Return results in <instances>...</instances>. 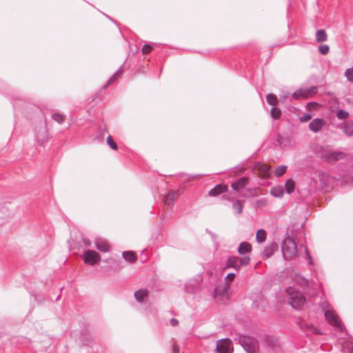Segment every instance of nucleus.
<instances>
[{"label":"nucleus","instance_id":"423d86ee","mask_svg":"<svg viewBox=\"0 0 353 353\" xmlns=\"http://www.w3.org/2000/svg\"><path fill=\"white\" fill-rule=\"evenodd\" d=\"M323 309L325 310V317L327 322L332 326L342 329L341 321L335 312L332 310L329 305L325 307Z\"/></svg>","mask_w":353,"mask_h":353},{"label":"nucleus","instance_id":"9d476101","mask_svg":"<svg viewBox=\"0 0 353 353\" xmlns=\"http://www.w3.org/2000/svg\"><path fill=\"white\" fill-rule=\"evenodd\" d=\"M148 295L149 291L145 288L139 289L134 292V298L139 303L143 302Z\"/></svg>","mask_w":353,"mask_h":353},{"label":"nucleus","instance_id":"0eeeda50","mask_svg":"<svg viewBox=\"0 0 353 353\" xmlns=\"http://www.w3.org/2000/svg\"><path fill=\"white\" fill-rule=\"evenodd\" d=\"M233 345L230 339H223L216 342L217 353H232Z\"/></svg>","mask_w":353,"mask_h":353},{"label":"nucleus","instance_id":"473e14b6","mask_svg":"<svg viewBox=\"0 0 353 353\" xmlns=\"http://www.w3.org/2000/svg\"><path fill=\"white\" fill-rule=\"evenodd\" d=\"M241 259V264L242 265H247L250 262V258L248 256H245L243 258H240Z\"/></svg>","mask_w":353,"mask_h":353},{"label":"nucleus","instance_id":"4468645a","mask_svg":"<svg viewBox=\"0 0 353 353\" xmlns=\"http://www.w3.org/2000/svg\"><path fill=\"white\" fill-rule=\"evenodd\" d=\"M277 248L278 245L276 243H271L270 245L265 248L263 254L266 257H270L273 254V252L277 250Z\"/></svg>","mask_w":353,"mask_h":353},{"label":"nucleus","instance_id":"c9c22d12","mask_svg":"<svg viewBox=\"0 0 353 353\" xmlns=\"http://www.w3.org/2000/svg\"><path fill=\"white\" fill-rule=\"evenodd\" d=\"M341 155V154L339 153H333L332 156L329 157V159L330 161L337 160L340 158Z\"/></svg>","mask_w":353,"mask_h":353},{"label":"nucleus","instance_id":"dca6fc26","mask_svg":"<svg viewBox=\"0 0 353 353\" xmlns=\"http://www.w3.org/2000/svg\"><path fill=\"white\" fill-rule=\"evenodd\" d=\"M327 35L324 30H319L316 33V39L317 42H323L327 40Z\"/></svg>","mask_w":353,"mask_h":353},{"label":"nucleus","instance_id":"a878e982","mask_svg":"<svg viewBox=\"0 0 353 353\" xmlns=\"http://www.w3.org/2000/svg\"><path fill=\"white\" fill-rule=\"evenodd\" d=\"M320 108V105L317 103H309L307 105V109L309 110V111H312V110H319Z\"/></svg>","mask_w":353,"mask_h":353},{"label":"nucleus","instance_id":"412c9836","mask_svg":"<svg viewBox=\"0 0 353 353\" xmlns=\"http://www.w3.org/2000/svg\"><path fill=\"white\" fill-rule=\"evenodd\" d=\"M285 189L288 193H291L294 189V182L290 179L285 183Z\"/></svg>","mask_w":353,"mask_h":353},{"label":"nucleus","instance_id":"aec40b11","mask_svg":"<svg viewBox=\"0 0 353 353\" xmlns=\"http://www.w3.org/2000/svg\"><path fill=\"white\" fill-rule=\"evenodd\" d=\"M344 75L348 81L353 82V66L346 69Z\"/></svg>","mask_w":353,"mask_h":353},{"label":"nucleus","instance_id":"2eb2a0df","mask_svg":"<svg viewBox=\"0 0 353 353\" xmlns=\"http://www.w3.org/2000/svg\"><path fill=\"white\" fill-rule=\"evenodd\" d=\"M123 257L128 261L134 263L137 261L135 253L132 251H125L123 252Z\"/></svg>","mask_w":353,"mask_h":353},{"label":"nucleus","instance_id":"20e7f679","mask_svg":"<svg viewBox=\"0 0 353 353\" xmlns=\"http://www.w3.org/2000/svg\"><path fill=\"white\" fill-rule=\"evenodd\" d=\"M81 258L85 264L91 266L96 265L101 261V255L92 250H84Z\"/></svg>","mask_w":353,"mask_h":353},{"label":"nucleus","instance_id":"c756f323","mask_svg":"<svg viewBox=\"0 0 353 353\" xmlns=\"http://www.w3.org/2000/svg\"><path fill=\"white\" fill-rule=\"evenodd\" d=\"M53 119L57 122L61 123L64 121V117L61 114L55 113L53 114Z\"/></svg>","mask_w":353,"mask_h":353},{"label":"nucleus","instance_id":"f257e3e1","mask_svg":"<svg viewBox=\"0 0 353 353\" xmlns=\"http://www.w3.org/2000/svg\"><path fill=\"white\" fill-rule=\"evenodd\" d=\"M287 298L289 303L295 309L301 308L305 304V297L294 287H289L286 290Z\"/></svg>","mask_w":353,"mask_h":353},{"label":"nucleus","instance_id":"a211bd4d","mask_svg":"<svg viewBox=\"0 0 353 353\" xmlns=\"http://www.w3.org/2000/svg\"><path fill=\"white\" fill-rule=\"evenodd\" d=\"M270 193L274 196L280 197L283 194V190L281 186H276L271 189Z\"/></svg>","mask_w":353,"mask_h":353},{"label":"nucleus","instance_id":"58836bf2","mask_svg":"<svg viewBox=\"0 0 353 353\" xmlns=\"http://www.w3.org/2000/svg\"><path fill=\"white\" fill-rule=\"evenodd\" d=\"M172 352H173V353H179V349L177 345L173 346Z\"/></svg>","mask_w":353,"mask_h":353},{"label":"nucleus","instance_id":"5701e85b","mask_svg":"<svg viewBox=\"0 0 353 353\" xmlns=\"http://www.w3.org/2000/svg\"><path fill=\"white\" fill-rule=\"evenodd\" d=\"M286 169H287L286 166L280 165L276 168V170L274 171V174L277 176H280L283 175L286 172Z\"/></svg>","mask_w":353,"mask_h":353},{"label":"nucleus","instance_id":"f8f14e48","mask_svg":"<svg viewBox=\"0 0 353 353\" xmlns=\"http://www.w3.org/2000/svg\"><path fill=\"white\" fill-rule=\"evenodd\" d=\"M258 174L263 178L269 176L270 174V167L267 164H259L257 165Z\"/></svg>","mask_w":353,"mask_h":353},{"label":"nucleus","instance_id":"c85d7f7f","mask_svg":"<svg viewBox=\"0 0 353 353\" xmlns=\"http://www.w3.org/2000/svg\"><path fill=\"white\" fill-rule=\"evenodd\" d=\"M174 200V194L170 193L165 197L164 203L166 205H170Z\"/></svg>","mask_w":353,"mask_h":353},{"label":"nucleus","instance_id":"ea45409f","mask_svg":"<svg viewBox=\"0 0 353 353\" xmlns=\"http://www.w3.org/2000/svg\"><path fill=\"white\" fill-rule=\"evenodd\" d=\"M171 324L172 325H176L177 324V321L176 319H172Z\"/></svg>","mask_w":353,"mask_h":353},{"label":"nucleus","instance_id":"4c0bfd02","mask_svg":"<svg viewBox=\"0 0 353 353\" xmlns=\"http://www.w3.org/2000/svg\"><path fill=\"white\" fill-rule=\"evenodd\" d=\"M312 118V115L310 114H305V116H303L301 117L300 120L302 122H305L309 121Z\"/></svg>","mask_w":353,"mask_h":353},{"label":"nucleus","instance_id":"b1692460","mask_svg":"<svg viewBox=\"0 0 353 353\" xmlns=\"http://www.w3.org/2000/svg\"><path fill=\"white\" fill-rule=\"evenodd\" d=\"M267 101L269 104L272 105H275L276 104V102H277V99L276 97V96H274V94H268L267 95Z\"/></svg>","mask_w":353,"mask_h":353},{"label":"nucleus","instance_id":"39448f33","mask_svg":"<svg viewBox=\"0 0 353 353\" xmlns=\"http://www.w3.org/2000/svg\"><path fill=\"white\" fill-rule=\"evenodd\" d=\"M282 252L285 259H290L296 254V246L294 240L287 238L283 244Z\"/></svg>","mask_w":353,"mask_h":353},{"label":"nucleus","instance_id":"72a5a7b5","mask_svg":"<svg viewBox=\"0 0 353 353\" xmlns=\"http://www.w3.org/2000/svg\"><path fill=\"white\" fill-rule=\"evenodd\" d=\"M244 183H245V180L242 179V180L238 181L237 183H234L233 184V188L234 189H237L239 187L243 186L244 185Z\"/></svg>","mask_w":353,"mask_h":353},{"label":"nucleus","instance_id":"1a4fd4ad","mask_svg":"<svg viewBox=\"0 0 353 353\" xmlns=\"http://www.w3.org/2000/svg\"><path fill=\"white\" fill-rule=\"evenodd\" d=\"M95 246L98 250L102 252H108L111 249L110 243L104 239H97L95 241Z\"/></svg>","mask_w":353,"mask_h":353},{"label":"nucleus","instance_id":"f704fd0d","mask_svg":"<svg viewBox=\"0 0 353 353\" xmlns=\"http://www.w3.org/2000/svg\"><path fill=\"white\" fill-rule=\"evenodd\" d=\"M234 278V274H229L227 277L225 278V282L228 283L227 285H229V283L233 281Z\"/></svg>","mask_w":353,"mask_h":353},{"label":"nucleus","instance_id":"7c9ffc66","mask_svg":"<svg viewBox=\"0 0 353 353\" xmlns=\"http://www.w3.org/2000/svg\"><path fill=\"white\" fill-rule=\"evenodd\" d=\"M107 142L108 145L114 150H117V146L116 143L114 141L113 139L111 137H108L107 139Z\"/></svg>","mask_w":353,"mask_h":353},{"label":"nucleus","instance_id":"f03ea898","mask_svg":"<svg viewBox=\"0 0 353 353\" xmlns=\"http://www.w3.org/2000/svg\"><path fill=\"white\" fill-rule=\"evenodd\" d=\"M230 296V292L228 285L218 287L214 292V299L219 304H225Z\"/></svg>","mask_w":353,"mask_h":353},{"label":"nucleus","instance_id":"ddd939ff","mask_svg":"<svg viewBox=\"0 0 353 353\" xmlns=\"http://www.w3.org/2000/svg\"><path fill=\"white\" fill-rule=\"evenodd\" d=\"M227 266L232 267L235 269L239 268L241 266L240 258L236 256L230 258L228 260Z\"/></svg>","mask_w":353,"mask_h":353},{"label":"nucleus","instance_id":"4be33fe9","mask_svg":"<svg viewBox=\"0 0 353 353\" xmlns=\"http://www.w3.org/2000/svg\"><path fill=\"white\" fill-rule=\"evenodd\" d=\"M266 238V233L264 230H260L256 233V239L259 242H263Z\"/></svg>","mask_w":353,"mask_h":353},{"label":"nucleus","instance_id":"6e6552de","mask_svg":"<svg viewBox=\"0 0 353 353\" xmlns=\"http://www.w3.org/2000/svg\"><path fill=\"white\" fill-rule=\"evenodd\" d=\"M316 92L317 88L316 87H312L311 88L300 89L293 94V97L296 99H306L309 97L315 94Z\"/></svg>","mask_w":353,"mask_h":353},{"label":"nucleus","instance_id":"f3484780","mask_svg":"<svg viewBox=\"0 0 353 353\" xmlns=\"http://www.w3.org/2000/svg\"><path fill=\"white\" fill-rule=\"evenodd\" d=\"M252 246L250 243L244 242L241 243L239 248V252L240 254H244L245 252H249L251 251Z\"/></svg>","mask_w":353,"mask_h":353},{"label":"nucleus","instance_id":"2f4dec72","mask_svg":"<svg viewBox=\"0 0 353 353\" xmlns=\"http://www.w3.org/2000/svg\"><path fill=\"white\" fill-rule=\"evenodd\" d=\"M347 115H348V114L345 111H343V110H339L337 112V117L341 119L346 118L347 117Z\"/></svg>","mask_w":353,"mask_h":353},{"label":"nucleus","instance_id":"cd10ccee","mask_svg":"<svg viewBox=\"0 0 353 353\" xmlns=\"http://www.w3.org/2000/svg\"><path fill=\"white\" fill-rule=\"evenodd\" d=\"M319 51L322 54H327L330 51V48L327 45H321L319 47Z\"/></svg>","mask_w":353,"mask_h":353},{"label":"nucleus","instance_id":"bb28decb","mask_svg":"<svg viewBox=\"0 0 353 353\" xmlns=\"http://www.w3.org/2000/svg\"><path fill=\"white\" fill-rule=\"evenodd\" d=\"M271 114L274 119H279L281 114V112L279 109L274 107L271 110Z\"/></svg>","mask_w":353,"mask_h":353},{"label":"nucleus","instance_id":"393cba45","mask_svg":"<svg viewBox=\"0 0 353 353\" xmlns=\"http://www.w3.org/2000/svg\"><path fill=\"white\" fill-rule=\"evenodd\" d=\"M345 132L348 135L353 134V122H348L345 125Z\"/></svg>","mask_w":353,"mask_h":353},{"label":"nucleus","instance_id":"7ed1b4c3","mask_svg":"<svg viewBox=\"0 0 353 353\" xmlns=\"http://www.w3.org/2000/svg\"><path fill=\"white\" fill-rule=\"evenodd\" d=\"M239 343L248 353H257L259 345L257 341L252 337L241 336L239 339Z\"/></svg>","mask_w":353,"mask_h":353},{"label":"nucleus","instance_id":"6ab92c4d","mask_svg":"<svg viewBox=\"0 0 353 353\" xmlns=\"http://www.w3.org/2000/svg\"><path fill=\"white\" fill-rule=\"evenodd\" d=\"M226 190V187L225 185H217L216 186L214 189H212L210 192V195L212 196H215V195H217L221 192H225Z\"/></svg>","mask_w":353,"mask_h":353},{"label":"nucleus","instance_id":"9b49d317","mask_svg":"<svg viewBox=\"0 0 353 353\" xmlns=\"http://www.w3.org/2000/svg\"><path fill=\"white\" fill-rule=\"evenodd\" d=\"M324 123L325 122L323 119H315L310 123L309 128L312 131L316 132L321 129Z\"/></svg>","mask_w":353,"mask_h":353},{"label":"nucleus","instance_id":"a19ab883","mask_svg":"<svg viewBox=\"0 0 353 353\" xmlns=\"http://www.w3.org/2000/svg\"><path fill=\"white\" fill-rule=\"evenodd\" d=\"M85 244L87 245H90L91 243L90 241H84Z\"/></svg>","mask_w":353,"mask_h":353},{"label":"nucleus","instance_id":"e433bc0d","mask_svg":"<svg viewBox=\"0 0 353 353\" xmlns=\"http://www.w3.org/2000/svg\"><path fill=\"white\" fill-rule=\"evenodd\" d=\"M151 50H152V48L150 46L145 45L143 47L142 52L144 54H147V53H149L151 51Z\"/></svg>","mask_w":353,"mask_h":353}]
</instances>
